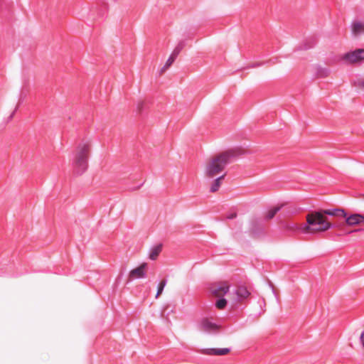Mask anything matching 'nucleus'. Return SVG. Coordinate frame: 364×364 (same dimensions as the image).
Listing matches in <instances>:
<instances>
[{
    "instance_id": "1",
    "label": "nucleus",
    "mask_w": 364,
    "mask_h": 364,
    "mask_svg": "<svg viewBox=\"0 0 364 364\" xmlns=\"http://www.w3.org/2000/svg\"><path fill=\"white\" fill-rule=\"evenodd\" d=\"M346 218L343 209L334 208L311 211L306 215V224L303 230L308 232H324L332 228L338 227L337 223L329 222L326 215Z\"/></svg>"
},
{
    "instance_id": "2",
    "label": "nucleus",
    "mask_w": 364,
    "mask_h": 364,
    "mask_svg": "<svg viewBox=\"0 0 364 364\" xmlns=\"http://www.w3.org/2000/svg\"><path fill=\"white\" fill-rule=\"evenodd\" d=\"M243 154L244 151L242 149L236 148L215 155L208 162L205 166V176L208 178H214L220 173L228 164Z\"/></svg>"
},
{
    "instance_id": "3",
    "label": "nucleus",
    "mask_w": 364,
    "mask_h": 364,
    "mask_svg": "<svg viewBox=\"0 0 364 364\" xmlns=\"http://www.w3.org/2000/svg\"><path fill=\"white\" fill-rule=\"evenodd\" d=\"M90 152V143L82 141L77 146L73 159V172L76 175H82L88 167V159Z\"/></svg>"
},
{
    "instance_id": "4",
    "label": "nucleus",
    "mask_w": 364,
    "mask_h": 364,
    "mask_svg": "<svg viewBox=\"0 0 364 364\" xmlns=\"http://www.w3.org/2000/svg\"><path fill=\"white\" fill-rule=\"evenodd\" d=\"M341 60L348 64H354L364 60V48H357L347 52L341 57Z\"/></svg>"
},
{
    "instance_id": "5",
    "label": "nucleus",
    "mask_w": 364,
    "mask_h": 364,
    "mask_svg": "<svg viewBox=\"0 0 364 364\" xmlns=\"http://www.w3.org/2000/svg\"><path fill=\"white\" fill-rule=\"evenodd\" d=\"M220 326L212 322L209 318H203L201 319L198 329L208 333H216L219 331Z\"/></svg>"
},
{
    "instance_id": "6",
    "label": "nucleus",
    "mask_w": 364,
    "mask_h": 364,
    "mask_svg": "<svg viewBox=\"0 0 364 364\" xmlns=\"http://www.w3.org/2000/svg\"><path fill=\"white\" fill-rule=\"evenodd\" d=\"M229 289L226 282L214 283L209 287V291L215 297H223L229 291Z\"/></svg>"
},
{
    "instance_id": "7",
    "label": "nucleus",
    "mask_w": 364,
    "mask_h": 364,
    "mask_svg": "<svg viewBox=\"0 0 364 364\" xmlns=\"http://www.w3.org/2000/svg\"><path fill=\"white\" fill-rule=\"evenodd\" d=\"M351 35L354 38H359L364 35V21L359 19H354L350 23Z\"/></svg>"
},
{
    "instance_id": "8",
    "label": "nucleus",
    "mask_w": 364,
    "mask_h": 364,
    "mask_svg": "<svg viewBox=\"0 0 364 364\" xmlns=\"http://www.w3.org/2000/svg\"><path fill=\"white\" fill-rule=\"evenodd\" d=\"M146 267L147 264L143 263L139 267L131 270L129 274V278L131 279L145 278L146 277L145 272Z\"/></svg>"
},
{
    "instance_id": "9",
    "label": "nucleus",
    "mask_w": 364,
    "mask_h": 364,
    "mask_svg": "<svg viewBox=\"0 0 364 364\" xmlns=\"http://www.w3.org/2000/svg\"><path fill=\"white\" fill-rule=\"evenodd\" d=\"M234 294L235 295V300L240 302L248 298L250 292L245 287L240 286L235 290Z\"/></svg>"
},
{
    "instance_id": "10",
    "label": "nucleus",
    "mask_w": 364,
    "mask_h": 364,
    "mask_svg": "<svg viewBox=\"0 0 364 364\" xmlns=\"http://www.w3.org/2000/svg\"><path fill=\"white\" fill-rule=\"evenodd\" d=\"M345 218V222L348 225H355L364 223V215L355 213L347 216Z\"/></svg>"
},
{
    "instance_id": "11",
    "label": "nucleus",
    "mask_w": 364,
    "mask_h": 364,
    "mask_svg": "<svg viewBox=\"0 0 364 364\" xmlns=\"http://www.w3.org/2000/svg\"><path fill=\"white\" fill-rule=\"evenodd\" d=\"M230 351V348H206L202 350L205 355H223L228 354Z\"/></svg>"
},
{
    "instance_id": "12",
    "label": "nucleus",
    "mask_w": 364,
    "mask_h": 364,
    "mask_svg": "<svg viewBox=\"0 0 364 364\" xmlns=\"http://www.w3.org/2000/svg\"><path fill=\"white\" fill-rule=\"evenodd\" d=\"M162 250V245L159 244L152 247L149 250V257L151 260H155Z\"/></svg>"
},
{
    "instance_id": "13",
    "label": "nucleus",
    "mask_w": 364,
    "mask_h": 364,
    "mask_svg": "<svg viewBox=\"0 0 364 364\" xmlns=\"http://www.w3.org/2000/svg\"><path fill=\"white\" fill-rule=\"evenodd\" d=\"M225 176V174H223L222 176L218 177L214 180L210 188V192L214 193L219 189L221 184V181L224 179Z\"/></svg>"
},
{
    "instance_id": "14",
    "label": "nucleus",
    "mask_w": 364,
    "mask_h": 364,
    "mask_svg": "<svg viewBox=\"0 0 364 364\" xmlns=\"http://www.w3.org/2000/svg\"><path fill=\"white\" fill-rule=\"evenodd\" d=\"M283 206H284L283 205L276 206V207L272 208L271 210H269L265 215V219L266 220L272 219L275 216V215L283 208Z\"/></svg>"
},
{
    "instance_id": "15",
    "label": "nucleus",
    "mask_w": 364,
    "mask_h": 364,
    "mask_svg": "<svg viewBox=\"0 0 364 364\" xmlns=\"http://www.w3.org/2000/svg\"><path fill=\"white\" fill-rule=\"evenodd\" d=\"M330 73L329 69L326 68L318 67L316 70V75L319 77H325Z\"/></svg>"
},
{
    "instance_id": "16",
    "label": "nucleus",
    "mask_w": 364,
    "mask_h": 364,
    "mask_svg": "<svg viewBox=\"0 0 364 364\" xmlns=\"http://www.w3.org/2000/svg\"><path fill=\"white\" fill-rule=\"evenodd\" d=\"M166 284H167L166 279H164L160 282V283L159 284L158 287H157V292L156 294V298H158L162 294Z\"/></svg>"
},
{
    "instance_id": "17",
    "label": "nucleus",
    "mask_w": 364,
    "mask_h": 364,
    "mask_svg": "<svg viewBox=\"0 0 364 364\" xmlns=\"http://www.w3.org/2000/svg\"><path fill=\"white\" fill-rule=\"evenodd\" d=\"M218 300L215 302V306L218 309H223L227 305V300L223 297H218Z\"/></svg>"
},
{
    "instance_id": "18",
    "label": "nucleus",
    "mask_w": 364,
    "mask_h": 364,
    "mask_svg": "<svg viewBox=\"0 0 364 364\" xmlns=\"http://www.w3.org/2000/svg\"><path fill=\"white\" fill-rule=\"evenodd\" d=\"M186 41L181 40L178 42V43L177 44L173 50L179 54L181 51L183 49V48L186 46Z\"/></svg>"
},
{
    "instance_id": "19",
    "label": "nucleus",
    "mask_w": 364,
    "mask_h": 364,
    "mask_svg": "<svg viewBox=\"0 0 364 364\" xmlns=\"http://www.w3.org/2000/svg\"><path fill=\"white\" fill-rule=\"evenodd\" d=\"M173 62L174 60H173V58L169 57L164 67L161 68V73L164 72L166 69H168Z\"/></svg>"
},
{
    "instance_id": "20",
    "label": "nucleus",
    "mask_w": 364,
    "mask_h": 364,
    "mask_svg": "<svg viewBox=\"0 0 364 364\" xmlns=\"http://www.w3.org/2000/svg\"><path fill=\"white\" fill-rule=\"evenodd\" d=\"M236 217H237V213H230L228 215H227V219L232 220V219L235 218Z\"/></svg>"
},
{
    "instance_id": "21",
    "label": "nucleus",
    "mask_w": 364,
    "mask_h": 364,
    "mask_svg": "<svg viewBox=\"0 0 364 364\" xmlns=\"http://www.w3.org/2000/svg\"><path fill=\"white\" fill-rule=\"evenodd\" d=\"M178 55L179 54L178 53H176L174 50H173L172 53L171 54V55L169 57L173 58V60H175Z\"/></svg>"
},
{
    "instance_id": "22",
    "label": "nucleus",
    "mask_w": 364,
    "mask_h": 364,
    "mask_svg": "<svg viewBox=\"0 0 364 364\" xmlns=\"http://www.w3.org/2000/svg\"><path fill=\"white\" fill-rule=\"evenodd\" d=\"M313 47V43H305L304 46V49L308 50Z\"/></svg>"
},
{
    "instance_id": "23",
    "label": "nucleus",
    "mask_w": 364,
    "mask_h": 364,
    "mask_svg": "<svg viewBox=\"0 0 364 364\" xmlns=\"http://www.w3.org/2000/svg\"><path fill=\"white\" fill-rule=\"evenodd\" d=\"M360 340L363 347L364 348V331L361 333Z\"/></svg>"
},
{
    "instance_id": "24",
    "label": "nucleus",
    "mask_w": 364,
    "mask_h": 364,
    "mask_svg": "<svg viewBox=\"0 0 364 364\" xmlns=\"http://www.w3.org/2000/svg\"><path fill=\"white\" fill-rule=\"evenodd\" d=\"M143 104H144V102H139V103H138V105H137V109H138V111H139V112H141V111Z\"/></svg>"
},
{
    "instance_id": "25",
    "label": "nucleus",
    "mask_w": 364,
    "mask_h": 364,
    "mask_svg": "<svg viewBox=\"0 0 364 364\" xmlns=\"http://www.w3.org/2000/svg\"><path fill=\"white\" fill-rule=\"evenodd\" d=\"M358 85L363 87H364V79L358 80Z\"/></svg>"
},
{
    "instance_id": "26",
    "label": "nucleus",
    "mask_w": 364,
    "mask_h": 364,
    "mask_svg": "<svg viewBox=\"0 0 364 364\" xmlns=\"http://www.w3.org/2000/svg\"><path fill=\"white\" fill-rule=\"evenodd\" d=\"M17 108H18V107H16V109H14V111L11 113V114L9 117V119H11L14 117V113L16 111Z\"/></svg>"
},
{
    "instance_id": "27",
    "label": "nucleus",
    "mask_w": 364,
    "mask_h": 364,
    "mask_svg": "<svg viewBox=\"0 0 364 364\" xmlns=\"http://www.w3.org/2000/svg\"><path fill=\"white\" fill-rule=\"evenodd\" d=\"M296 224L292 223L291 225L289 226V228L294 229L296 228Z\"/></svg>"
},
{
    "instance_id": "28",
    "label": "nucleus",
    "mask_w": 364,
    "mask_h": 364,
    "mask_svg": "<svg viewBox=\"0 0 364 364\" xmlns=\"http://www.w3.org/2000/svg\"><path fill=\"white\" fill-rule=\"evenodd\" d=\"M259 65V64H252V65L251 67L255 68V67H257Z\"/></svg>"
},
{
    "instance_id": "29",
    "label": "nucleus",
    "mask_w": 364,
    "mask_h": 364,
    "mask_svg": "<svg viewBox=\"0 0 364 364\" xmlns=\"http://www.w3.org/2000/svg\"><path fill=\"white\" fill-rule=\"evenodd\" d=\"M142 186H143V183H141V184L139 185V186L138 187V188H139V187H141Z\"/></svg>"
},
{
    "instance_id": "30",
    "label": "nucleus",
    "mask_w": 364,
    "mask_h": 364,
    "mask_svg": "<svg viewBox=\"0 0 364 364\" xmlns=\"http://www.w3.org/2000/svg\"><path fill=\"white\" fill-rule=\"evenodd\" d=\"M142 186H143V183H141V184L139 185V186L138 187V188H139V187H141Z\"/></svg>"
},
{
    "instance_id": "31",
    "label": "nucleus",
    "mask_w": 364,
    "mask_h": 364,
    "mask_svg": "<svg viewBox=\"0 0 364 364\" xmlns=\"http://www.w3.org/2000/svg\"><path fill=\"white\" fill-rule=\"evenodd\" d=\"M142 186H143V183H141V184L139 185V186L138 187V188H139V187H141Z\"/></svg>"
}]
</instances>
